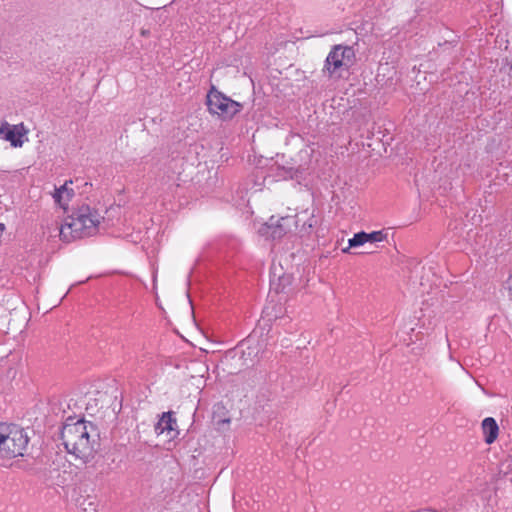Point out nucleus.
<instances>
[{
    "instance_id": "nucleus-10",
    "label": "nucleus",
    "mask_w": 512,
    "mask_h": 512,
    "mask_svg": "<svg viewBox=\"0 0 512 512\" xmlns=\"http://www.w3.org/2000/svg\"><path fill=\"white\" fill-rule=\"evenodd\" d=\"M270 176L273 177L276 181L280 180H296L298 183H301V180L304 177L305 169L293 168V167H285L280 165L272 166Z\"/></svg>"
},
{
    "instance_id": "nucleus-8",
    "label": "nucleus",
    "mask_w": 512,
    "mask_h": 512,
    "mask_svg": "<svg viewBox=\"0 0 512 512\" xmlns=\"http://www.w3.org/2000/svg\"><path fill=\"white\" fill-rule=\"evenodd\" d=\"M27 133L23 124L10 125L4 122L0 126V135L3 139L9 141L13 147H21L23 145L22 137Z\"/></svg>"
},
{
    "instance_id": "nucleus-4",
    "label": "nucleus",
    "mask_w": 512,
    "mask_h": 512,
    "mask_svg": "<svg viewBox=\"0 0 512 512\" xmlns=\"http://www.w3.org/2000/svg\"><path fill=\"white\" fill-rule=\"evenodd\" d=\"M355 51L348 45H334L328 53L322 72L330 79H340L355 63Z\"/></svg>"
},
{
    "instance_id": "nucleus-5",
    "label": "nucleus",
    "mask_w": 512,
    "mask_h": 512,
    "mask_svg": "<svg viewBox=\"0 0 512 512\" xmlns=\"http://www.w3.org/2000/svg\"><path fill=\"white\" fill-rule=\"evenodd\" d=\"M207 106L210 113L222 119H231L242 109L240 103L228 98L214 87L207 94Z\"/></svg>"
},
{
    "instance_id": "nucleus-7",
    "label": "nucleus",
    "mask_w": 512,
    "mask_h": 512,
    "mask_svg": "<svg viewBox=\"0 0 512 512\" xmlns=\"http://www.w3.org/2000/svg\"><path fill=\"white\" fill-rule=\"evenodd\" d=\"M242 346H246L243 349L242 354L243 357H247L250 362L253 364L255 360L260 357L267 346L265 341H260L258 339V331H254L242 344Z\"/></svg>"
},
{
    "instance_id": "nucleus-13",
    "label": "nucleus",
    "mask_w": 512,
    "mask_h": 512,
    "mask_svg": "<svg viewBox=\"0 0 512 512\" xmlns=\"http://www.w3.org/2000/svg\"><path fill=\"white\" fill-rule=\"evenodd\" d=\"M503 289L507 290L508 296L512 299V273L509 275L508 279L503 284Z\"/></svg>"
},
{
    "instance_id": "nucleus-9",
    "label": "nucleus",
    "mask_w": 512,
    "mask_h": 512,
    "mask_svg": "<svg viewBox=\"0 0 512 512\" xmlns=\"http://www.w3.org/2000/svg\"><path fill=\"white\" fill-rule=\"evenodd\" d=\"M388 233L384 230L373 231L371 233L366 232H358L354 234L352 238L349 239L348 244L349 247L343 249V252H347L351 247L362 246L365 243H376L387 240Z\"/></svg>"
},
{
    "instance_id": "nucleus-15",
    "label": "nucleus",
    "mask_w": 512,
    "mask_h": 512,
    "mask_svg": "<svg viewBox=\"0 0 512 512\" xmlns=\"http://www.w3.org/2000/svg\"><path fill=\"white\" fill-rule=\"evenodd\" d=\"M289 280H290V277L288 275H284L279 278V285L283 284V286H284L285 283H289ZM283 289H284V287L282 288V290Z\"/></svg>"
},
{
    "instance_id": "nucleus-2",
    "label": "nucleus",
    "mask_w": 512,
    "mask_h": 512,
    "mask_svg": "<svg viewBox=\"0 0 512 512\" xmlns=\"http://www.w3.org/2000/svg\"><path fill=\"white\" fill-rule=\"evenodd\" d=\"M102 219L97 210L83 204L74 210L63 224L56 226L54 231H49V234L55 236L54 232H58L62 241L71 242L95 234Z\"/></svg>"
},
{
    "instance_id": "nucleus-1",
    "label": "nucleus",
    "mask_w": 512,
    "mask_h": 512,
    "mask_svg": "<svg viewBox=\"0 0 512 512\" xmlns=\"http://www.w3.org/2000/svg\"><path fill=\"white\" fill-rule=\"evenodd\" d=\"M61 441L69 454L86 463L97 450L98 434L90 422L68 419L61 429Z\"/></svg>"
},
{
    "instance_id": "nucleus-11",
    "label": "nucleus",
    "mask_w": 512,
    "mask_h": 512,
    "mask_svg": "<svg viewBox=\"0 0 512 512\" xmlns=\"http://www.w3.org/2000/svg\"><path fill=\"white\" fill-rule=\"evenodd\" d=\"M71 185L72 181H66L60 187L55 188L52 194L54 202L64 210L68 208L70 201L74 197V190Z\"/></svg>"
},
{
    "instance_id": "nucleus-14",
    "label": "nucleus",
    "mask_w": 512,
    "mask_h": 512,
    "mask_svg": "<svg viewBox=\"0 0 512 512\" xmlns=\"http://www.w3.org/2000/svg\"><path fill=\"white\" fill-rule=\"evenodd\" d=\"M258 178V182H255L254 186L252 188L255 189V191H260L262 189V186H263V183H264V180L265 178L263 177V175H257L256 176Z\"/></svg>"
},
{
    "instance_id": "nucleus-12",
    "label": "nucleus",
    "mask_w": 512,
    "mask_h": 512,
    "mask_svg": "<svg viewBox=\"0 0 512 512\" xmlns=\"http://www.w3.org/2000/svg\"><path fill=\"white\" fill-rule=\"evenodd\" d=\"M482 430L487 444H492L497 439L499 427L494 418H485L482 421Z\"/></svg>"
},
{
    "instance_id": "nucleus-16",
    "label": "nucleus",
    "mask_w": 512,
    "mask_h": 512,
    "mask_svg": "<svg viewBox=\"0 0 512 512\" xmlns=\"http://www.w3.org/2000/svg\"><path fill=\"white\" fill-rule=\"evenodd\" d=\"M293 219L291 217H282L281 218V221L283 222V224H280L279 225V228H282L283 225H287L288 222L292 221Z\"/></svg>"
},
{
    "instance_id": "nucleus-18",
    "label": "nucleus",
    "mask_w": 512,
    "mask_h": 512,
    "mask_svg": "<svg viewBox=\"0 0 512 512\" xmlns=\"http://www.w3.org/2000/svg\"><path fill=\"white\" fill-rule=\"evenodd\" d=\"M273 219H274V217L270 218L271 225H273V224H274Z\"/></svg>"
},
{
    "instance_id": "nucleus-17",
    "label": "nucleus",
    "mask_w": 512,
    "mask_h": 512,
    "mask_svg": "<svg viewBox=\"0 0 512 512\" xmlns=\"http://www.w3.org/2000/svg\"><path fill=\"white\" fill-rule=\"evenodd\" d=\"M272 236H273V237H280V236H281V233H280V232L278 233V232H277V230L275 229V230L272 232Z\"/></svg>"
},
{
    "instance_id": "nucleus-3",
    "label": "nucleus",
    "mask_w": 512,
    "mask_h": 512,
    "mask_svg": "<svg viewBox=\"0 0 512 512\" xmlns=\"http://www.w3.org/2000/svg\"><path fill=\"white\" fill-rule=\"evenodd\" d=\"M29 442L26 431L15 425L0 423V458L23 456Z\"/></svg>"
},
{
    "instance_id": "nucleus-6",
    "label": "nucleus",
    "mask_w": 512,
    "mask_h": 512,
    "mask_svg": "<svg viewBox=\"0 0 512 512\" xmlns=\"http://www.w3.org/2000/svg\"><path fill=\"white\" fill-rule=\"evenodd\" d=\"M155 433L164 435L167 440H173L179 434L177 421L171 412H164L155 425Z\"/></svg>"
}]
</instances>
